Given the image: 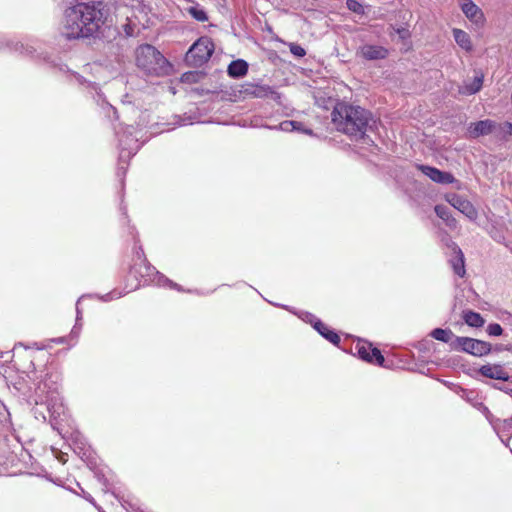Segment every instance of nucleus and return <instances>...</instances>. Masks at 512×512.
I'll return each mask as SVG.
<instances>
[{"instance_id":"obj_31","label":"nucleus","mask_w":512,"mask_h":512,"mask_svg":"<svg viewBox=\"0 0 512 512\" xmlns=\"http://www.w3.org/2000/svg\"><path fill=\"white\" fill-rule=\"evenodd\" d=\"M126 293H128V291L114 289V290H112L109 293H106L104 295H97V298L100 299L103 302H110L112 300L121 298Z\"/></svg>"},{"instance_id":"obj_52","label":"nucleus","mask_w":512,"mask_h":512,"mask_svg":"<svg viewBox=\"0 0 512 512\" xmlns=\"http://www.w3.org/2000/svg\"><path fill=\"white\" fill-rule=\"evenodd\" d=\"M189 75H192V76H193V74H192V73H191V74L185 73V75H184V76L188 78V77H189Z\"/></svg>"},{"instance_id":"obj_6","label":"nucleus","mask_w":512,"mask_h":512,"mask_svg":"<svg viewBox=\"0 0 512 512\" xmlns=\"http://www.w3.org/2000/svg\"><path fill=\"white\" fill-rule=\"evenodd\" d=\"M135 54L136 64L145 74L157 77L170 74L171 64L154 46L150 44L140 45Z\"/></svg>"},{"instance_id":"obj_20","label":"nucleus","mask_w":512,"mask_h":512,"mask_svg":"<svg viewBox=\"0 0 512 512\" xmlns=\"http://www.w3.org/2000/svg\"><path fill=\"white\" fill-rule=\"evenodd\" d=\"M263 127L270 130H280L284 132L299 131L308 135H312L313 133L310 128H305L301 122L295 120H285L279 125H263Z\"/></svg>"},{"instance_id":"obj_26","label":"nucleus","mask_w":512,"mask_h":512,"mask_svg":"<svg viewBox=\"0 0 512 512\" xmlns=\"http://www.w3.org/2000/svg\"><path fill=\"white\" fill-rule=\"evenodd\" d=\"M453 36H454L455 42L462 49H464L467 52L472 50L471 39H470V36H469V34L467 32H465V31H463L461 29H458V28H454L453 29Z\"/></svg>"},{"instance_id":"obj_38","label":"nucleus","mask_w":512,"mask_h":512,"mask_svg":"<svg viewBox=\"0 0 512 512\" xmlns=\"http://www.w3.org/2000/svg\"><path fill=\"white\" fill-rule=\"evenodd\" d=\"M482 84H483V78L476 77L474 79V82H473L471 90H470L471 93H477L478 91H480V89L482 88Z\"/></svg>"},{"instance_id":"obj_28","label":"nucleus","mask_w":512,"mask_h":512,"mask_svg":"<svg viewBox=\"0 0 512 512\" xmlns=\"http://www.w3.org/2000/svg\"><path fill=\"white\" fill-rule=\"evenodd\" d=\"M430 336L435 340L443 343H451L455 339V335L450 329L435 328L430 332Z\"/></svg>"},{"instance_id":"obj_30","label":"nucleus","mask_w":512,"mask_h":512,"mask_svg":"<svg viewBox=\"0 0 512 512\" xmlns=\"http://www.w3.org/2000/svg\"><path fill=\"white\" fill-rule=\"evenodd\" d=\"M495 132L501 140L507 141L512 136V123L505 121L504 123L497 124Z\"/></svg>"},{"instance_id":"obj_5","label":"nucleus","mask_w":512,"mask_h":512,"mask_svg":"<svg viewBox=\"0 0 512 512\" xmlns=\"http://www.w3.org/2000/svg\"><path fill=\"white\" fill-rule=\"evenodd\" d=\"M114 130L118 138L119 147L117 174L118 176H124L129 160L136 155L141 145L144 143V141L141 142L143 131L133 125L122 127L121 124L115 126Z\"/></svg>"},{"instance_id":"obj_19","label":"nucleus","mask_w":512,"mask_h":512,"mask_svg":"<svg viewBox=\"0 0 512 512\" xmlns=\"http://www.w3.org/2000/svg\"><path fill=\"white\" fill-rule=\"evenodd\" d=\"M460 8L470 21L476 24L484 21L482 10L472 0H461Z\"/></svg>"},{"instance_id":"obj_32","label":"nucleus","mask_w":512,"mask_h":512,"mask_svg":"<svg viewBox=\"0 0 512 512\" xmlns=\"http://www.w3.org/2000/svg\"><path fill=\"white\" fill-rule=\"evenodd\" d=\"M436 215L444 220L445 222H448L451 216V212L448 207L444 205H436L435 208Z\"/></svg>"},{"instance_id":"obj_12","label":"nucleus","mask_w":512,"mask_h":512,"mask_svg":"<svg viewBox=\"0 0 512 512\" xmlns=\"http://www.w3.org/2000/svg\"><path fill=\"white\" fill-rule=\"evenodd\" d=\"M416 168L435 183L456 184V188H460V182L450 172L426 164H416Z\"/></svg>"},{"instance_id":"obj_45","label":"nucleus","mask_w":512,"mask_h":512,"mask_svg":"<svg viewBox=\"0 0 512 512\" xmlns=\"http://www.w3.org/2000/svg\"><path fill=\"white\" fill-rule=\"evenodd\" d=\"M503 430H507L509 431L510 429H512V416L508 419H505L503 422Z\"/></svg>"},{"instance_id":"obj_42","label":"nucleus","mask_w":512,"mask_h":512,"mask_svg":"<svg viewBox=\"0 0 512 512\" xmlns=\"http://www.w3.org/2000/svg\"><path fill=\"white\" fill-rule=\"evenodd\" d=\"M84 297H85V296H81V297L78 299L77 303H76V321H75V322H77V324L81 323V321H82V310H81V309H80V307H79V302H80V301H81V299H82V298H84Z\"/></svg>"},{"instance_id":"obj_1","label":"nucleus","mask_w":512,"mask_h":512,"mask_svg":"<svg viewBox=\"0 0 512 512\" xmlns=\"http://www.w3.org/2000/svg\"><path fill=\"white\" fill-rule=\"evenodd\" d=\"M109 15V8L102 0L77 1L64 12L62 35L67 40L96 38Z\"/></svg>"},{"instance_id":"obj_33","label":"nucleus","mask_w":512,"mask_h":512,"mask_svg":"<svg viewBox=\"0 0 512 512\" xmlns=\"http://www.w3.org/2000/svg\"><path fill=\"white\" fill-rule=\"evenodd\" d=\"M346 6L350 11H352L356 14H359V15L364 14L363 5L360 2H358L357 0H347Z\"/></svg>"},{"instance_id":"obj_43","label":"nucleus","mask_w":512,"mask_h":512,"mask_svg":"<svg viewBox=\"0 0 512 512\" xmlns=\"http://www.w3.org/2000/svg\"><path fill=\"white\" fill-rule=\"evenodd\" d=\"M95 477L97 478L99 483H101L103 486L107 487L108 482H107V479L105 478V476H104V474L102 472L96 471L95 472Z\"/></svg>"},{"instance_id":"obj_41","label":"nucleus","mask_w":512,"mask_h":512,"mask_svg":"<svg viewBox=\"0 0 512 512\" xmlns=\"http://www.w3.org/2000/svg\"><path fill=\"white\" fill-rule=\"evenodd\" d=\"M77 486L81 489V496L86 499L88 502H90L91 504H93L95 507H97L96 505V502L94 500V498L89 494L87 493L81 486L79 483H77Z\"/></svg>"},{"instance_id":"obj_11","label":"nucleus","mask_w":512,"mask_h":512,"mask_svg":"<svg viewBox=\"0 0 512 512\" xmlns=\"http://www.w3.org/2000/svg\"><path fill=\"white\" fill-rule=\"evenodd\" d=\"M351 353L367 363L380 367L384 366L385 358L383 354L377 347H373L369 341L357 339L351 347Z\"/></svg>"},{"instance_id":"obj_22","label":"nucleus","mask_w":512,"mask_h":512,"mask_svg":"<svg viewBox=\"0 0 512 512\" xmlns=\"http://www.w3.org/2000/svg\"><path fill=\"white\" fill-rule=\"evenodd\" d=\"M249 64L244 59H236L229 63L227 74L232 79H240L247 75Z\"/></svg>"},{"instance_id":"obj_47","label":"nucleus","mask_w":512,"mask_h":512,"mask_svg":"<svg viewBox=\"0 0 512 512\" xmlns=\"http://www.w3.org/2000/svg\"><path fill=\"white\" fill-rule=\"evenodd\" d=\"M53 342H55L57 344H65V343H67V337H59V338L53 339Z\"/></svg>"},{"instance_id":"obj_21","label":"nucleus","mask_w":512,"mask_h":512,"mask_svg":"<svg viewBox=\"0 0 512 512\" xmlns=\"http://www.w3.org/2000/svg\"><path fill=\"white\" fill-rule=\"evenodd\" d=\"M155 275L158 277L159 287H166V288L177 290L178 292H187V293H191V294H197V295H200V296H207V295H210L213 292V291H202V290H198V289H194V290L188 289V290H185L181 285H179L176 282L172 281L171 279H169L165 275H158L157 273Z\"/></svg>"},{"instance_id":"obj_50","label":"nucleus","mask_w":512,"mask_h":512,"mask_svg":"<svg viewBox=\"0 0 512 512\" xmlns=\"http://www.w3.org/2000/svg\"><path fill=\"white\" fill-rule=\"evenodd\" d=\"M501 442L505 445V446H508V443L506 442V440H504L501 436H499Z\"/></svg>"},{"instance_id":"obj_49","label":"nucleus","mask_w":512,"mask_h":512,"mask_svg":"<svg viewBox=\"0 0 512 512\" xmlns=\"http://www.w3.org/2000/svg\"><path fill=\"white\" fill-rule=\"evenodd\" d=\"M505 350L512 353V344L506 345Z\"/></svg>"},{"instance_id":"obj_36","label":"nucleus","mask_w":512,"mask_h":512,"mask_svg":"<svg viewBox=\"0 0 512 512\" xmlns=\"http://www.w3.org/2000/svg\"><path fill=\"white\" fill-rule=\"evenodd\" d=\"M116 497L118 498L119 502L121 503L122 507L125 508L126 510H133V511H138L139 510V507L137 506L136 503H132L128 500H125L123 497H119L118 495H116Z\"/></svg>"},{"instance_id":"obj_35","label":"nucleus","mask_w":512,"mask_h":512,"mask_svg":"<svg viewBox=\"0 0 512 512\" xmlns=\"http://www.w3.org/2000/svg\"><path fill=\"white\" fill-rule=\"evenodd\" d=\"M289 49L290 52L296 57H304L306 55L305 49L296 43H291Z\"/></svg>"},{"instance_id":"obj_29","label":"nucleus","mask_w":512,"mask_h":512,"mask_svg":"<svg viewBox=\"0 0 512 512\" xmlns=\"http://www.w3.org/2000/svg\"><path fill=\"white\" fill-rule=\"evenodd\" d=\"M186 10L191 15L192 18L199 22H205L208 20V15L206 11L199 4L190 6Z\"/></svg>"},{"instance_id":"obj_7","label":"nucleus","mask_w":512,"mask_h":512,"mask_svg":"<svg viewBox=\"0 0 512 512\" xmlns=\"http://www.w3.org/2000/svg\"><path fill=\"white\" fill-rule=\"evenodd\" d=\"M133 249V263L130 267L129 275L137 280V284L134 286V289L141 285L159 286L158 277L154 274H163L148 262L141 245H138L137 242H135ZM131 290H133V288Z\"/></svg>"},{"instance_id":"obj_44","label":"nucleus","mask_w":512,"mask_h":512,"mask_svg":"<svg viewBox=\"0 0 512 512\" xmlns=\"http://www.w3.org/2000/svg\"><path fill=\"white\" fill-rule=\"evenodd\" d=\"M8 416V411L4 405L0 402V422H2Z\"/></svg>"},{"instance_id":"obj_25","label":"nucleus","mask_w":512,"mask_h":512,"mask_svg":"<svg viewBox=\"0 0 512 512\" xmlns=\"http://www.w3.org/2000/svg\"><path fill=\"white\" fill-rule=\"evenodd\" d=\"M462 318L468 326L474 328H480L485 323V320L481 314L472 310L463 311Z\"/></svg>"},{"instance_id":"obj_9","label":"nucleus","mask_w":512,"mask_h":512,"mask_svg":"<svg viewBox=\"0 0 512 512\" xmlns=\"http://www.w3.org/2000/svg\"><path fill=\"white\" fill-rule=\"evenodd\" d=\"M123 32L118 27H108L107 34L104 38L110 44L111 49L116 48L115 60L120 61V57L123 56V49L126 44L127 38L135 35L137 29L136 25L128 20L121 26Z\"/></svg>"},{"instance_id":"obj_2","label":"nucleus","mask_w":512,"mask_h":512,"mask_svg":"<svg viewBox=\"0 0 512 512\" xmlns=\"http://www.w3.org/2000/svg\"><path fill=\"white\" fill-rule=\"evenodd\" d=\"M9 48L11 51L17 52L21 55L39 58L44 62L48 63L51 67L58 69L61 72H69L71 81H75L80 86L85 87L89 93L92 95L93 99L99 105L106 116L117 120L118 113L117 110L107 102L106 98L100 91L98 84L92 81L86 80L82 75L77 72L70 71L66 64L62 63L60 58L52 57L48 53L39 52V41L34 39H26L24 41L8 39L3 35H0V49Z\"/></svg>"},{"instance_id":"obj_10","label":"nucleus","mask_w":512,"mask_h":512,"mask_svg":"<svg viewBox=\"0 0 512 512\" xmlns=\"http://www.w3.org/2000/svg\"><path fill=\"white\" fill-rule=\"evenodd\" d=\"M452 350L465 352L476 357L488 355L492 351V345L486 341L470 337H455L451 342Z\"/></svg>"},{"instance_id":"obj_17","label":"nucleus","mask_w":512,"mask_h":512,"mask_svg":"<svg viewBox=\"0 0 512 512\" xmlns=\"http://www.w3.org/2000/svg\"><path fill=\"white\" fill-rule=\"evenodd\" d=\"M471 394H473V392L464 391V395H462V397H464L468 402H470L473 405V407H475L485 416L487 421L492 425L494 431L498 434V424L501 422L500 419L495 418L493 414L490 412L489 408L484 403L480 401H474V399L470 397Z\"/></svg>"},{"instance_id":"obj_18","label":"nucleus","mask_w":512,"mask_h":512,"mask_svg":"<svg viewBox=\"0 0 512 512\" xmlns=\"http://www.w3.org/2000/svg\"><path fill=\"white\" fill-rule=\"evenodd\" d=\"M360 55L369 61L382 60L387 58L389 51L380 45L365 44L360 48Z\"/></svg>"},{"instance_id":"obj_4","label":"nucleus","mask_w":512,"mask_h":512,"mask_svg":"<svg viewBox=\"0 0 512 512\" xmlns=\"http://www.w3.org/2000/svg\"><path fill=\"white\" fill-rule=\"evenodd\" d=\"M35 405H44L49 414V421L53 428L58 424V418L65 413V407L60 394V373L56 370L46 369L38 376L33 372Z\"/></svg>"},{"instance_id":"obj_24","label":"nucleus","mask_w":512,"mask_h":512,"mask_svg":"<svg viewBox=\"0 0 512 512\" xmlns=\"http://www.w3.org/2000/svg\"><path fill=\"white\" fill-rule=\"evenodd\" d=\"M455 256L450 260L452 269L456 275L463 277L465 275V260L464 254L458 247L454 248Z\"/></svg>"},{"instance_id":"obj_34","label":"nucleus","mask_w":512,"mask_h":512,"mask_svg":"<svg viewBox=\"0 0 512 512\" xmlns=\"http://www.w3.org/2000/svg\"><path fill=\"white\" fill-rule=\"evenodd\" d=\"M486 332L489 336L497 337L502 335L503 328L499 323H490L486 328Z\"/></svg>"},{"instance_id":"obj_23","label":"nucleus","mask_w":512,"mask_h":512,"mask_svg":"<svg viewBox=\"0 0 512 512\" xmlns=\"http://www.w3.org/2000/svg\"><path fill=\"white\" fill-rule=\"evenodd\" d=\"M315 330L327 341L335 346H339L341 339L338 333L331 329L329 326L324 324L322 321H317L315 323Z\"/></svg>"},{"instance_id":"obj_8","label":"nucleus","mask_w":512,"mask_h":512,"mask_svg":"<svg viewBox=\"0 0 512 512\" xmlns=\"http://www.w3.org/2000/svg\"><path fill=\"white\" fill-rule=\"evenodd\" d=\"M214 50L215 46L211 38L207 36L200 37L190 46L185 54L184 61L189 67L200 68L209 61Z\"/></svg>"},{"instance_id":"obj_13","label":"nucleus","mask_w":512,"mask_h":512,"mask_svg":"<svg viewBox=\"0 0 512 512\" xmlns=\"http://www.w3.org/2000/svg\"><path fill=\"white\" fill-rule=\"evenodd\" d=\"M241 92L254 98H270L274 101H279L281 97L271 86L254 82L244 83Z\"/></svg>"},{"instance_id":"obj_37","label":"nucleus","mask_w":512,"mask_h":512,"mask_svg":"<svg viewBox=\"0 0 512 512\" xmlns=\"http://www.w3.org/2000/svg\"><path fill=\"white\" fill-rule=\"evenodd\" d=\"M490 236L498 243H502L504 244L505 242V237L503 235V233L498 230L497 228H493L491 231H490Z\"/></svg>"},{"instance_id":"obj_51","label":"nucleus","mask_w":512,"mask_h":512,"mask_svg":"<svg viewBox=\"0 0 512 512\" xmlns=\"http://www.w3.org/2000/svg\"><path fill=\"white\" fill-rule=\"evenodd\" d=\"M97 509H98V511H99V512H105V511H103V510L101 509V507H98V506H97Z\"/></svg>"},{"instance_id":"obj_48","label":"nucleus","mask_w":512,"mask_h":512,"mask_svg":"<svg viewBox=\"0 0 512 512\" xmlns=\"http://www.w3.org/2000/svg\"><path fill=\"white\" fill-rule=\"evenodd\" d=\"M446 224H447L448 226H450V227L455 226V224H456V220H455V218H453L452 216H450V219H449V221H448V222H446Z\"/></svg>"},{"instance_id":"obj_15","label":"nucleus","mask_w":512,"mask_h":512,"mask_svg":"<svg viewBox=\"0 0 512 512\" xmlns=\"http://www.w3.org/2000/svg\"><path fill=\"white\" fill-rule=\"evenodd\" d=\"M496 128L497 123L494 120L485 119L470 123L467 132L470 138L476 139L494 133Z\"/></svg>"},{"instance_id":"obj_27","label":"nucleus","mask_w":512,"mask_h":512,"mask_svg":"<svg viewBox=\"0 0 512 512\" xmlns=\"http://www.w3.org/2000/svg\"><path fill=\"white\" fill-rule=\"evenodd\" d=\"M279 306L288 310L289 312L297 315L302 321H304L305 323H309L314 329H315V323L317 321H321L314 314H312L308 311H296L293 307H290L287 305H279Z\"/></svg>"},{"instance_id":"obj_40","label":"nucleus","mask_w":512,"mask_h":512,"mask_svg":"<svg viewBox=\"0 0 512 512\" xmlns=\"http://www.w3.org/2000/svg\"><path fill=\"white\" fill-rule=\"evenodd\" d=\"M39 405L33 408V413L36 419L46 421L47 416L44 411L38 408Z\"/></svg>"},{"instance_id":"obj_14","label":"nucleus","mask_w":512,"mask_h":512,"mask_svg":"<svg viewBox=\"0 0 512 512\" xmlns=\"http://www.w3.org/2000/svg\"><path fill=\"white\" fill-rule=\"evenodd\" d=\"M447 201L451 206L465 215L470 221H476L478 218V211L475 206L466 198L458 194H451Z\"/></svg>"},{"instance_id":"obj_46","label":"nucleus","mask_w":512,"mask_h":512,"mask_svg":"<svg viewBox=\"0 0 512 512\" xmlns=\"http://www.w3.org/2000/svg\"><path fill=\"white\" fill-rule=\"evenodd\" d=\"M505 346L504 344H497L495 345V347L493 348L492 347V350L496 351V352H502V351H506L505 350Z\"/></svg>"},{"instance_id":"obj_3","label":"nucleus","mask_w":512,"mask_h":512,"mask_svg":"<svg viewBox=\"0 0 512 512\" xmlns=\"http://www.w3.org/2000/svg\"><path fill=\"white\" fill-rule=\"evenodd\" d=\"M332 122L337 131L347 135L353 141L369 144V133L377 126V120L369 111L359 105L339 101L331 113Z\"/></svg>"},{"instance_id":"obj_39","label":"nucleus","mask_w":512,"mask_h":512,"mask_svg":"<svg viewBox=\"0 0 512 512\" xmlns=\"http://www.w3.org/2000/svg\"><path fill=\"white\" fill-rule=\"evenodd\" d=\"M81 329H82V323L77 324V322H75V325L73 326L69 337L72 339H77L79 337Z\"/></svg>"},{"instance_id":"obj_16","label":"nucleus","mask_w":512,"mask_h":512,"mask_svg":"<svg viewBox=\"0 0 512 512\" xmlns=\"http://www.w3.org/2000/svg\"><path fill=\"white\" fill-rule=\"evenodd\" d=\"M478 373L483 377L501 381H508L510 378L509 374L504 370V368L500 364L482 365L479 368Z\"/></svg>"},{"instance_id":"obj_53","label":"nucleus","mask_w":512,"mask_h":512,"mask_svg":"<svg viewBox=\"0 0 512 512\" xmlns=\"http://www.w3.org/2000/svg\"><path fill=\"white\" fill-rule=\"evenodd\" d=\"M178 124H179V125H185V124H187V123H186V122H179Z\"/></svg>"}]
</instances>
